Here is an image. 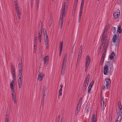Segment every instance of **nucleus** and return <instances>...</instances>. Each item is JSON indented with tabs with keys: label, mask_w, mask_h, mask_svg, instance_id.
Listing matches in <instances>:
<instances>
[{
	"label": "nucleus",
	"mask_w": 122,
	"mask_h": 122,
	"mask_svg": "<svg viewBox=\"0 0 122 122\" xmlns=\"http://www.w3.org/2000/svg\"><path fill=\"white\" fill-rule=\"evenodd\" d=\"M19 61V64L18 65V67L19 68V73L18 74V76H20L18 79V83L19 87V89L21 88L22 84V72L23 70L22 66V60H20Z\"/></svg>",
	"instance_id": "nucleus-1"
},
{
	"label": "nucleus",
	"mask_w": 122,
	"mask_h": 122,
	"mask_svg": "<svg viewBox=\"0 0 122 122\" xmlns=\"http://www.w3.org/2000/svg\"><path fill=\"white\" fill-rule=\"evenodd\" d=\"M67 59V55L66 54L64 55L63 61L62 65L61 70V74L62 76L64 75L65 70L66 64Z\"/></svg>",
	"instance_id": "nucleus-2"
},
{
	"label": "nucleus",
	"mask_w": 122,
	"mask_h": 122,
	"mask_svg": "<svg viewBox=\"0 0 122 122\" xmlns=\"http://www.w3.org/2000/svg\"><path fill=\"white\" fill-rule=\"evenodd\" d=\"M69 3V0H65L64 3V7L62 9L61 13L66 14L67 8L68 7V5Z\"/></svg>",
	"instance_id": "nucleus-3"
},
{
	"label": "nucleus",
	"mask_w": 122,
	"mask_h": 122,
	"mask_svg": "<svg viewBox=\"0 0 122 122\" xmlns=\"http://www.w3.org/2000/svg\"><path fill=\"white\" fill-rule=\"evenodd\" d=\"M90 78V74H88L86 77V79L84 82L83 87V89L84 88V87H86L87 88L88 85Z\"/></svg>",
	"instance_id": "nucleus-4"
},
{
	"label": "nucleus",
	"mask_w": 122,
	"mask_h": 122,
	"mask_svg": "<svg viewBox=\"0 0 122 122\" xmlns=\"http://www.w3.org/2000/svg\"><path fill=\"white\" fill-rule=\"evenodd\" d=\"M118 109H119V110L118 112L117 113V115L118 116V117H120L119 120H121L122 118L121 115L122 114V106L121 105V103H120V104L119 103L118 104Z\"/></svg>",
	"instance_id": "nucleus-5"
},
{
	"label": "nucleus",
	"mask_w": 122,
	"mask_h": 122,
	"mask_svg": "<svg viewBox=\"0 0 122 122\" xmlns=\"http://www.w3.org/2000/svg\"><path fill=\"white\" fill-rule=\"evenodd\" d=\"M84 0H82L80 7V10L79 12V17L78 22H80L81 21V17L82 14V9L83 8L84 4Z\"/></svg>",
	"instance_id": "nucleus-6"
},
{
	"label": "nucleus",
	"mask_w": 122,
	"mask_h": 122,
	"mask_svg": "<svg viewBox=\"0 0 122 122\" xmlns=\"http://www.w3.org/2000/svg\"><path fill=\"white\" fill-rule=\"evenodd\" d=\"M66 14L61 13V16L60 17L61 20H60L59 22V27L60 28H61L62 27L63 24V17H65Z\"/></svg>",
	"instance_id": "nucleus-7"
},
{
	"label": "nucleus",
	"mask_w": 122,
	"mask_h": 122,
	"mask_svg": "<svg viewBox=\"0 0 122 122\" xmlns=\"http://www.w3.org/2000/svg\"><path fill=\"white\" fill-rule=\"evenodd\" d=\"M90 58L89 56H87L86 58V63H85V71H86L87 70L88 66L90 64Z\"/></svg>",
	"instance_id": "nucleus-8"
},
{
	"label": "nucleus",
	"mask_w": 122,
	"mask_h": 122,
	"mask_svg": "<svg viewBox=\"0 0 122 122\" xmlns=\"http://www.w3.org/2000/svg\"><path fill=\"white\" fill-rule=\"evenodd\" d=\"M121 35V34H119L117 35V43L116 44V47H118L119 45Z\"/></svg>",
	"instance_id": "nucleus-9"
},
{
	"label": "nucleus",
	"mask_w": 122,
	"mask_h": 122,
	"mask_svg": "<svg viewBox=\"0 0 122 122\" xmlns=\"http://www.w3.org/2000/svg\"><path fill=\"white\" fill-rule=\"evenodd\" d=\"M107 62H106L105 63V65L104 66V75H107L108 70V66L107 65V64H108Z\"/></svg>",
	"instance_id": "nucleus-10"
},
{
	"label": "nucleus",
	"mask_w": 122,
	"mask_h": 122,
	"mask_svg": "<svg viewBox=\"0 0 122 122\" xmlns=\"http://www.w3.org/2000/svg\"><path fill=\"white\" fill-rule=\"evenodd\" d=\"M63 46V42L62 41L60 42V44L59 45V56L60 57L61 56V52H62V47Z\"/></svg>",
	"instance_id": "nucleus-11"
},
{
	"label": "nucleus",
	"mask_w": 122,
	"mask_h": 122,
	"mask_svg": "<svg viewBox=\"0 0 122 122\" xmlns=\"http://www.w3.org/2000/svg\"><path fill=\"white\" fill-rule=\"evenodd\" d=\"M120 11L118 10L117 11L114 12L113 16L115 19H117L119 17L120 14Z\"/></svg>",
	"instance_id": "nucleus-12"
},
{
	"label": "nucleus",
	"mask_w": 122,
	"mask_h": 122,
	"mask_svg": "<svg viewBox=\"0 0 122 122\" xmlns=\"http://www.w3.org/2000/svg\"><path fill=\"white\" fill-rule=\"evenodd\" d=\"M115 56V54L113 52H112L111 54L109 55V58H110V59H113V61H115L114 59V57Z\"/></svg>",
	"instance_id": "nucleus-13"
},
{
	"label": "nucleus",
	"mask_w": 122,
	"mask_h": 122,
	"mask_svg": "<svg viewBox=\"0 0 122 122\" xmlns=\"http://www.w3.org/2000/svg\"><path fill=\"white\" fill-rule=\"evenodd\" d=\"M107 39H101V41L102 42V43L100 46V49L103 48L105 45V44L106 42Z\"/></svg>",
	"instance_id": "nucleus-14"
},
{
	"label": "nucleus",
	"mask_w": 122,
	"mask_h": 122,
	"mask_svg": "<svg viewBox=\"0 0 122 122\" xmlns=\"http://www.w3.org/2000/svg\"><path fill=\"white\" fill-rule=\"evenodd\" d=\"M111 82V79L108 78L107 79H105L104 82V84L109 86L110 85Z\"/></svg>",
	"instance_id": "nucleus-15"
},
{
	"label": "nucleus",
	"mask_w": 122,
	"mask_h": 122,
	"mask_svg": "<svg viewBox=\"0 0 122 122\" xmlns=\"http://www.w3.org/2000/svg\"><path fill=\"white\" fill-rule=\"evenodd\" d=\"M43 59L44 60V63L45 64L46 66L48 63V61L49 60L48 56H46L43 58Z\"/></svg>",
	"instance_id": "nucleus-16"
},
{
	"label": "nucleus",
	"mask_w": 122,
	"mask_h": 122,
	"mask_svg": "<svg viewBox=\"0 0 122 122\" xmlns=\"http://www.w3.org/2000/svg\"><path fill=\"white\" fill-rule=\"evenodd\" d=\"M43 74L42 73H41L40 72H39L38 74V79L39 81L42 80L43 79Z\"/></svg>",
	"instance_id": "nucleus-17"
},
{
	"label": "nucleus",
	"mask_w": 122,
	"mask_h": 122,
	"mask_svg": "<svg viewBox=\"0 0 122 122\" xmlns=\"http://www.w3.org/2000/svg\"><path fill=\"white\" fill-rule=\"evenodd\" d=\"M96 113L95 114V113H94L92 116V122H96Z\"/></svg>",
	"instance_id": "nucleus-18"
},
{
	"label": "nucleus",
	"mask_w": 122,
	"mask_h": 122,
	"mask_svg": "<svg viewBox=\"0 0 122 122\" xmlns=\"http://www.w3.org/2000/svg\"><path fill=\"white\" fill-rule=\"evenodd\" d=\"M122 31L121 26L119 25H118L117 26V32L119 33V34H121Z\"/></svg>",
	"instance_id": "nucleus-19"
},
{
	"label": "nucleus",
	"mask_w": 122,
	"mask_h": 122,
	"mask_svg": "<svg viewBox=\"0 0 122 122\" xmlns=\"http://www.w3.org/2000/svg\"><path fill=\"white\" fill-rule=\"evenodd\" d=\"M42 28L41 27L40 28V30H39L38 32V38H41V36L42 35Z\"/></svg>",
	"instance_id": "nucleus-20"
},
{
	"label": "nucleus",
	"mask_w": 122,
	"mask_h": 122,
	"mask_svg": "<svg viewBox=\"0 0 122 122\" xmlns=\"http://www.w3.org/2000/svg\"><path fill=\"white\" fill-rule=\"evenodd\" d=\"M15 10L16 11V13L17 15L18 16V18L19 19H20L21 18L20 17V12L19 9L18 8H16V9H15Z\"/></svg>",
	"instance_id": "nucleus-21"
},
{
	"label": "nucleus",
	"mask_w": 122,
	"mask_h": 122,
	"mask_svg": "<svg viewBox=\"0 0 122 122\" xmlns=\"http://www.w3.org/2000/svg\"><path fill=\"white\" fill-rule=\"evenodd\" d=\"M12 98L14 101V103H15L16 102V101L15 93H14V94H13V93H12Z\"/></svg>",
	"instance_id": "nucleus-22"
},
{
	"label": "nucleus",
	"mask_w": 122,
	"mask_h": 122,
	"mask_svg": "<svg viewBox=\"0 0 122 122\" xmlns=\"http://www.w3.org/2000/svg\"><path fill=\"white\" fill-rule=\"evenodd\" d=\"M106 62H107L108 63L107 64V65L110 68V70H112V68L113 67V65L112 64V63L110 62L109 63L108 61H107Z\"/></svg>",
	"instance_id": "nucleus-23"
},
{
	"label": "nucleus",
	"mask_w": 122,
	"mask_h": 122,
	"mask_svg": "<svg viewBox=\"0 0 122 122\" xmlns=\"http://www.w3.org/2000/svg\"><path fill=\"white\" fill-rule=\"evenodd\" d=\"M117 36L116 35H115L113 36V37L112 38V40L113 41V42L114 43H115L116 41L117 40Z\"/></svg>",
	"instance_id": "nucleus-24"
},
{
	"label": "nucleus",
	"mask_w": 122,
	"mask_h": 122,
	"mask_svg": "<svg viewBox=\"0 0 122 122\" xmlns=\"http://www.w3.org/2000/svg\"><path fill=\"white\" fill-rule=\"evenodd\" d=\"M82 98L81 97L80 98V99L79 101L78 104L77 106H81V103L82 102Z\"/></svg>",
	"instance_id": "nucleus-25"
},
{
	"label": "nucleus",
	"mask_w": 122,
	"mask_h": 122,
	"mask_svg": "<svg viewBox=\"0 0 122 122\" xmlns=\"http://www.w3.org/2000/svg\"><path fill=\"white\" fill-rule=\"evenodd\" d=\"M47 92V90L46 89H44V90L43 93V102L44 101V97L46 96V93Z\"/></svg>",
	"instance_id": "nucleus-26"
},
{
	"label": "nucleus",
	"mask_w": 122,
	"mask_h": 122,
	"mask_svg": "<svg viewBox=\"0 0 122 122\" xmlns=\"http://www.w3.org/2000/svg\"><path fill=\"white\" fill-rule=\"evenodd\" d=\"M14 83L15 81H12L11 82L10 84V87H11V89L14 88V86L13 83Z\"/></svg>",
	"instance_id": "nucleus-27"
},
{
	"label": "nucleus",
	"mask_w": 122,
	"mask_h": 122,
	"mask_svg": "<svg viewBox=\"0 0 122 122\" xmlns=\"http://www.w3.org/2000/svg\"><path fill=\"white\" fill-rule=\"evenodd\" d=\"M109 86L108 85H106L105 84V85H104L102 87V89L103 90H105L106 89H109Z\"/></svg>",
	"instance_id": "nucleus-28"
},
{
	"label": "nucleus",
	"mask_w": 122,
	"mask_h": 122,
	"mask_svg": "<svg viewBox=\"0 0 122 122\" xmlns=\"http://www.w3.org/2000/svg\"><path fill=\"white\" fill-rule=\"evenodd\" d=\"M17 1V0H14V3L15 5V9H16V8H18L19 7L17 6V4L16 2Z\"/></svg>",
	"instance_id": "nucleus-29"
},
{
	"label": "nucleus",
	"mask_w": 122,
	"mask_h": 122,
	"mask_svg": "<svg viewBox=\"0 0 122 122\" xmlns=\"http://www.w3.org/2000/svg\"><path fill=\"white\" fill-rule=\"evenodd\" d=\"M44 41L45 43H48L49 39L48 36H46L44 38Z\"/></svg>",
	"instance_id": "nucleus-30"
},
{
	"label": "nucleus",
	"mask_w": 122,
	"mask_h": 122,
	"mask_svg": "<svg viewBox=\"0 0 122 122\" xmlns=\"http://www.w3.org/2000/svg\"><path fill=\"white\" fill-rule=\"evenodd\" d=\"M76 0H75L74 2V4L73 6L72 10L76 11Z\"/></svg>",
	"instance_id": "nucleus-31"
},
{
	"label": "nucleus",
	"mask_w": 122,
	"mask_h": 122,
	"mask_svg": "<svg viewBox=\"0 0 122 122\" xmlns=\"http://www.w3.org/2000/svg\"><path fill=\"white\" fill-rule=\"evenodd\" d=\"M105 57H104L103 56H102L101 57V65H102L103 64V63L104 61V59Z\"/></svg>",
	"instance_id": "nucleus-32"
},
{
	"label": "nucleus",
	"mask_w": 122,
	"mask_h": 122,
	"mask_svg": "<svg viewBox=\"0 0 122 122\" xmlns=\"http://www.w3.org/2000/svg\"><path fill=\"white\" fill-rule=\"evenodd\" d=\"M111 30L112 31L113 33H115L116 31V29L115 27H112L111 29Z\"/></svg>",
	"instance_id": "nucleus-33"
},
{
	"label": "nucleus",
	"mask_w": 122,
	"mask_h": 122,
	"mask_svg": "<svg viewBox=\"0 0 122 122\" xmlns=\"http://www.w3.org/2000/svg\"><path fill=\"white\" fill-rule=\"evenodd\" d=\"M76 50V46H75V45L73 46L72 48V50L71 52V53L72 54L74 53V51H75Z\"/></svg>",
	"instance_id": "nucleus-34"
},
{
	"label": "nucleus",
	"mask_w": 122,
	"mask_h": 122,
	"mask_svg": "<svg viewBox=\"0 0 122 122\" xmlns=\"http://www.w3.org/2000/svg\"><path fill=\"white\" fill-rule=\"evenodd\" d=\"M107 39V37L106 36H104V35H102V37L101 38V39Z\"/></svg>",
	"instance_id": "nucleus-35"
},
{
	"label": "nucleus",
	"mask_w": 122,
	"mask_h": 122,
	"mask_svg": "<svg viewBox=\"0 0 122 122\" xmlns=\"http://www.w3.org/2000/svg\"><path fill=\"white\" fill-rule=\"evenodd\" d=\"M94 83V81H92V82H91V83L90 84V85L89 86V87L90 86V87H91V88L92 86L93 85Z\"/></svg>",
	"instance_id": "nucleus-36"
},
{
	"label": "nucleus",
	"mask_w": 122,
	"mask_h": 122,
	"mask_svg": "<svg viewBox=\"0 0 122 122\" xmlns=\"http://www.w3.org/2000/svg\"><path fill=\"white\" fill-rule=\"evenodd\" d=\"M91 87H90V86L89 87H88V90L87 92L89 94L91 93Z\"/></svg>",
	"instance_id": "nucleus-37"
},
{
	"label": "nucleus",
	"mask_w": 122,
	"mask_h": 122,
	"mask_svg": "<svg viewBox=\"0 0 122 122\" xmlns=\"http://www.w3.org/2000/svg\"><path fill=\"white\" fill-rule=\"evenodd\" d=\"M11 69L13 71H12V72H15L14 67L13 66V65L12 66Z\"/></svg>",
	"instance_id": "nucleus-38"
},
{
	"label": "nucleus",
	"mask_w": 122,
	"mask_h": 122,
	"mask_svg": "<svg viewBox=\"0 0 122 122\" xmlns=\"http://www.w3.org/2000/svg\"><path fill=\"white\" fill-rule=\"evenodd\" d=\"M36 5L38 8L39 4V0H36Z\"/></svg>",
	"instance_id": "nucleus-39"
},
{
	"label": "nucleus",
	"mask_w": 122,
	"mask_h": 122,
	"mask_svg": "<svg viewBox=\"0 0 122 122\" xmlns=\"http://www.w3.org/2000/svg\"><path fill=\"white\" fill-rule=\"evenodd\" d=\"M37 37H36V43H35L34 44V47H36V46H37Z\"/></svg>",
	"instance_id": "nucleus-40"
},
{
	"label": "nucleus",
	"mask_w": 122,
	"mask_h": 122,
	"mask_svg": "<svg viewBox=\"0 0 122 122\" xmlns=\"http://www.w3.org/2000/svg\"><path fill=\"white\" fill-rule=\"evenodd\" d=\"M78 55H81V53L82 52V50L80 49H79V50H78Z\"/></svg>",
	"instance_id": "nucleus-41"
},
{
	"label": "nucleus",
	"mask_w": 122,
	"mask_h": 122,
	"mask_svg": "<svg viewBox=\"0 0 122 122\" xmlns=\"http://www.w3.org/2000/svg\"><path fill=\"white\" fill-rule=\"evenodd\" d=\"M13 76V78L15 79L16 78V76L15 75V72H12Z\"/></svg>",
	"instance_id": "nucleus-42"
},
{
	"label": "nucleus",
	"mask_w": 122,
	"mask_h": 122,
	"mask_svg": "<svg viewBox=\"0 0 122 122\" xmlns=\"http://www.w3.org/2000/svg\"><path fill=\"white\" fill-rule=\"evenodd\" d=\"M45 43V46H46V49H48V47H49L48 44V43Z\"/></svg>",
	"instance_id": "nucleus-43"
},
{
	"label": "nucleus",
	"mask_w": 122,
	"mask_h": 122,
	"mask_svg": "<svg viewBox=\"0 0 122 122\" xmlns=\"http://www.w3.org/2000/svg\"><path fill=\"white\" fill-rule=\"evenodd\" d=\"M77 111H78L79 112L80 109H81V106H77Z\"/></svg>",
	"instance_id": "nucleus-44"
},
{
	"label": "nucleus",
	"mask_w": 122,
	"mask_h": 122,
	"mask_svg": "<svg viewBox=\"0 0 122 122\" xmlns=\"http://www.w3.org/2000/svg\"><path fill=\"white\" fill-rule=\"evenodd\" d=\"M118 117H117V121L115 122H120L121 120H119L120 117H119L118 118Z\"/></svg>",
	"instance_id": "nucleus-45"
},
{
	"label": "nucleus",
	"mask_w": 122,
	"mask_h": 122,
	"mask_svg": "<svg viewBox=\"0 0 122 122\" xmlns=\"http://www.w3.org/2000/svg\"><path fill=\"white\" fill-rule=\"evenodd\" d=\"M78 56L77 59V61H79L80 58L81 56V55H78Z\"/></svg>",
	"instance_id": "nucleus-46"
},
{
	"label": "nucleus",
	"mask_w": 122,
	"mask_h": 122,
	"mask_svg": "<svg viewBox=\"0 0 122 122\" xmlns=\"http://www.w3.org/2000/svg\"><path fill=\"white\" fill-rule=\"evenodd\" d=\"M106 51H103V52L102 53V56H103L104 57H105V56H104V55L106 54Z\"/></svg>",
	"instance_id": "nucleus-47"
},
{
	"label": "nucleus",
	"mask_w": 122,
	"mask_h": 122,
	"mask_svg": "<svg viewBox=\"0 0 122 122\" xmlns=\"http://www.w3.org/2000/svg\"><path fill=\"white\" fill-rule=\"evenodd\" d=\"M62 92L59 91V96L58 98H59V96H61L62 95Z\"/></svg>",
	"instance_id": "nucleus-48"
},
{
	"label": "nucleus",
	"mask_w": 122,
	"mask_h": 122,
	"mask_svg": "<svg viewBox=\"0 0 122 122\" xmlns=\"http://www.w3.org/2000/svg\"><path fill=\"white\" fill-rule=\"evenodd\" d=\"M14 88H13V89H11V92L12 93H13V94L14 93H15V91L14 90Z\"/></svg>",
	"instance_id": "nucleus-49"
},
{
	"label": "nucleus",
	"mask_w": 122,
	"mask_h": 122,
	"mask_svg": "<svg viewBox=\"0 0 122 122\" xmlns=\"http://www.w3.org/2000/svg\"><path fill=\"white\" fill-rule=\"evenodd\" d=\"M107 45L105 46V47H104V49L103 51H106V50L107 49Z\"/></svg>",
	"instance_id": "nucleus-50"
},
{
	"label": "nucleus",
	"mask_w": 122,
	"mask_h": 122,
	"mask_svg": "<svg viewBox=\"0 0 122 122\" xmlns=\"http://www.w3.org/2000/svg\"><path fill=\"white\" fill-rule=\"evenodd\" d=\"M103 104V106H104V102L103 100L101 101V106H102V105Z\"/></svg>",
	"instance_id": "nucleus-51"
},
{
	"label": "nucleus",
	"mask_w": 122,
	"mask_h": 122,
	"mask_svg": "<svg viewBox=\"0 0 122 122\" xmlns=\"http://www.w3.org/2000/svg\"><path fill=\"white\" fill-rule=\"evenodd\" d=\"M76 11L72 10V15L73 16H74Z\"/></svg>",
	"instance_id": "nucleus-52"
},
{
	"label": "nucleus",
	"mask_w": 122,
	"mask_h": 122,
	"mask_svg": "<svg viewBox=\"0 0 122 122\" xmlns=\"http://www.w3.org/2000/svg\"><path fill=\"white\" fill-rule=\"evenodd\" d=\"M76 11L72 10V15L73 16H74Z\"/></svg>",
	"instance_id": "nucleus-53"
},
{
	"label": "nucleus",
	"mask_w": 122,
	"mask_h": 122,
	"mask_svg": "<svg viewBox=\"0 0 122 122\" xmlns=\"http://www.w3.org/2000/svg\"><path fill=\"white\" fill-rule=\"evenodd\" d=\"M103 48L102 49H100V47L99 49V51H100L101 53H102V51Z\"/></svg>",
	"instance_id": "nucleus-54"
},
{
	"label": "nucleus",
	"mask_w": 122,
	"mask_h": 122,
	"mask_svg": "<svg viewBox=\"0 0 122 122\" xmlns=\"http://www.w3.org/2000/svg\"><path fill=\"white\" fill-rule=\"evenodd\" d=\"M5 122H9V119L8 118H5Z\"/></svg>",
	"instance_id": "nucleus-55"
},
{
	"label": "nucleus",
	"mask_w": 122,
	"mask_h": 122,
	"mask_svg": "<svg viewBox=\"0 0 122 122\" xmlns=\"http://www.w3.org/2000/svg\"><path fill=\"white\" fill-rule=\"evenodd\" d=\"M45 33L44 34V36H48L46 31V30L45 31Z\"/></svg>",
	"instance_id": "nucleus-56"
},
{
	"label": "nucleus",
	"mask_w": 122,
	"mask_h": 122,
	"mask_svg": "<svg viewBox=\"0 0 122 122\" xmlns=\"http://www.w3.org/2000/svg\"><path fill=\"white\" fill-rule=\"evenodd\" d=\"M60 120V118H57L56 122H58Z\"/></svg>",
	"instance_id": "nucleus-57"
},
{
	"label": "nucleus",
	"mask_w": 122,
	"mask_h": 122,
	"mask_svg": "<svg viewBox=\"0 0 122 122\" xmlns=\"http://www.w3.org/2000/svg\"><path fill=\"white\" fill-rule=\"evenodd\" d=\"M106 32H107V30H106V31H104V33H103V35H104V36H106Z\"/></svg>",
	"instance_id": "nucleus-58"
},
{
	"label": "nucleus",
	"mask_w": 122,
	"mask_h": 122,
	"mask_svg": "<svg viewBox=\"0 0 122 122\" xmlns=\"http://www.w3.org/2000/svg\"><path fill=\"white\" fill-rule=\"evenodd\" d=\"M49 23H50V26L52 24V21L51 20H50L49 21Z\"/></svg>",
	"instance_id": "nucleus-59"
},
{
	"label": "nucleus",
	"mask_w": 122,
	"mask_h": 122,
	"mask_svg": "<svg viewBox=\"0 0 122 122\" xmlns=\"http://www.w3.org/2000/svg\"><path fill=\"white\" fill-rule=\"evenodd\" d=\"M108 29V27H106L105 28V29L104 31H106V30H107H107Z\"/></svg>",
	"instance_id": "nucleus-60"
},
{
	"label": "nucleus",
	"mask_w": 122,
	"mask_h": 122,
	"mask_svg": "<svg viewBox=\"0 0 122 122\" xmlns=\"http://www.w3.org/2000/svg\"><path fill=\"white\" fill-rule=\"evenodd\" d=\"M38 39L39 40V41L40 42H41V38H38Z\"/></svg>",
	"instance_id": "nucleus-61"
},
{
	"label": "nucleus",
	"mask_w": 122,
	"mask_h": 122,
	"mask_svg": "<svg viewBox=\"0 0 122 122\" xmlns=\"http://www.w3.org/2000/svg\"><path fill=\"white\" fill-rule=\"evenodd\" d=\"M80 49L82 50V45H81L80 48Z\"/></svg>",
	"instance_id": "nucleus-62"
},
{
	"label": "nucleus",
	"mask_w": 122,
	"mask_h": 122,
	"mask_svg": "<svg viewBox=\"0 0 122 122\" xmlns=\"http://www.w3.org/2000/svg\"><path fill=\"white\" fill-rule=\"evenodd\" d=\"M60 87H61V88H62L63 87V85L61 84L60 85Z\"/></svg>",
	"instance_id": "nucleus-63"
},
{
	"label": "nucleus",
	"mask_w": 122,
	"mask_h": 122,
	"mask_svg": "<svg viewBox=\"0 0 122 122\" xmlns=\"http://www.w3.org/2000/svg\"><path fill=\"white\" fill-rule=\"evenodd\" d=\"M86 113H87L88 112V109H87L86 110Z\"/></svg>",
	"instance_id": "nucleus-64"
}]
</instances>
